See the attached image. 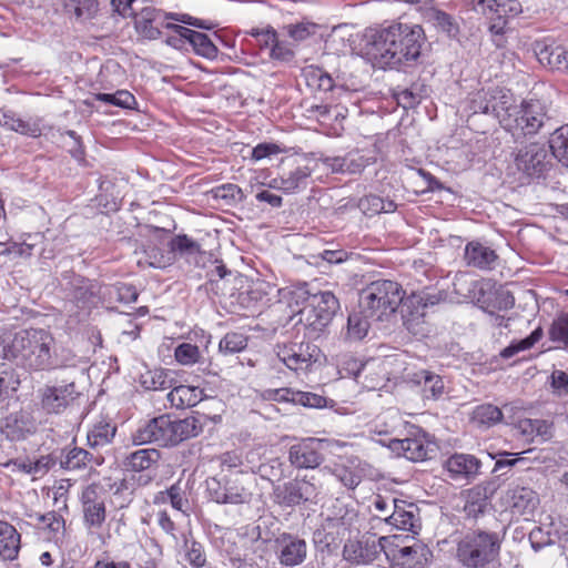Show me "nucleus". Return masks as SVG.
<instances>
[{
	"label": "nucleus",
	"instance_id": "bf43d9fd",
	"mask_svg": "<svg viewBox=\"0 0 568 568\" xmlns=\"http://www.w3.org/2000/svg\"><path fill=\"white\" fill-rule=\"evenodd\" d=\"M358 207L365 215L374 216L383 213L384 200L378 195L368 194L359 199Z\"/></svg>",
	"mask_w": 568,
	"mask_h": 568
},
{
	"label": "nucleus",
	"instance_id": "b1692460",
	"mask_svg": "<svg viewBox=\"0 0 568 568\" xmlns=\"http://www.w3.org/2000/svg\"><path fill=\"white\" fill-rule=\"evenodd\" d=\"M62 7L65 14L79 23L91 22L100 12L99 0H62Z\"/></svg>",
	"mask_w": 568,
	"mask_h": 568
},
{
	"label": "nucleus",
	"instance_id": "09e8293b",
	"mask_svg": "<svg viewBox=\"0 0 568 568\" xmlns=\"http://www.w3.org/2000/svg\"><path fill=\"white\" fill-rule=\"evenodd\" d=\"M432 21L438 30L445 32L450 38H456L459 33L457 22L445 11L434 10L432 12Z\"/></svg>",
	"mask_w": 568,
	"mask_h": 568
},
{
	"label": "nucleus",
	"instance_id": "49530a36",
	"mask_svg": "<svg viewBox=\"0 0 568 568\" xmlns=\"http://www.w3.org/2000/svg\"><path fill=\"white\" fill-rule=\"evenodd\" d=\"M305 78L307 85L316 88L318 91L328 92L335 88L334 79L322 68H310Z\"/></svg>",
	"mask_w": 568,
	"mask_h": 568
},
{
	"label": "nucleus",
	"instance_id": "603ef678",
	"mask_svg": "<svg viewBox=\"0 0 568 568\" xmlns=\"http://www.w3.org/2000/svg\"><path fill=\"white\" fill-rule=\"evenodd\" d=\"M248 338L242 333L230 332L219 343L220 351L240 353L247 347Z\"/></svg>",
	"mask_w": 568,
	"mask_h": 568
},
{
	"label": "nucleus",
	"instance_id": "c756f323",
	"mask_svg": "<svg viewBox=\"0 0 568 568\" xmlns=\"http://www.w3.org/2000/svg\"><path fill=\"white\" fill-rule=\"evenodd\" d=\"M169 247L172 253L187 262L197 263V257L204 255V251L199 242L192 240L186 234H179L171 239Z\"/></svg>",
	"mask_w": 568,
	"mask_h": 568
},
{
	"label": "nucleus",
	"instance_id": "6e6552de",
	"mask_svg": "<svg viewBox=\"0 0 568 568\" xmlns=\"http://www.w3.org/2000/svg\"><path fill=\"white\" fill-rule=\"evenodd\" d=\"M339 310V302L331 291L313 293L308 310L304 313L305 327L322 332Z\"/></svg>",
	"mask_w": 568,
	"mask_h": 568
},
{
	"label": "nucleus",
	"instance_id": "473e14b6",
	"mask_svg": "<svg viewBox=\"0 0 568 568\" xmlns=\"http://www.w3.org/2000/svg\"><path fill=\"white\" fill-rule=\"evenodd\" d=\"M538 61L552 70L568 73V51L561 47H544L537 52Z\"/></svg>",
	"mask_w": 568,
	"mask_h": 568
},
{
	"label": "nucleus",
	"instance_id": "58836bf2",
	"mask_svg": "<svg viewBox=\"0 0 568 568\" xmlns=\"http://www.w3.org/2000/svg\"><path fill=\"white\" fill-rule=\"evenodd\" d=\"M425 552L426 548L418 542L392 549L389 552L385 550L387 557L392 556L393 559L400 560L403 565L410 567L420 564V557H424Z\"/></svg>",
	"mask_w": 568,
	"mask_h": 568
},
{
	"label": "nucleus",
	"instance_id": "393cba45",
	"mask_svg": "<svg viewBox=\"0 0 568 568\" xmlns=\"http://www.w3.org/2000/svg\"><path fill=\"white\" fill-rule=\"evenodd\" d=\"M102 462L103 457L94 456L80 447L62 450L59 458L60 467L67 470H80L92 464L101 465Z\"/></svg>",
	"mask_w": 568,
	"mask_h": 568
},
{
	"label": "nucleus",
	"instance_id": "1a4fd4ad",
	"mask_svg": "<svg viewBox=\"0 0 568 568\" xmlns=\"http://www.w3.org/2000/svg\"><path fill=\"white\" fill-rule=\"evenodd\" d=\"M515 165L529 179L545 176L551 166L546 145L534 142L518 149L515 154Z\"/></svg>",
	"mask_w": 568,
	"mask_h": 568
},
{
	"label": "nucleus",
	"instance_id": "e2e57ef3",
	"mask_svg": "<svg viewBox=\"0 0 568 568\" xmlns=\"http://www.w3.org/2000/svg\"><path fill=\"white\" fill-rule=\"evenodd\" d=\"M98 294V285L85 282L80 286H77L73 291V297L78 303L82 305L93 304Z\"/></svg>",
	"mask_w": 568,
	"mask_h": 568
},
{
	"label": "nucleus",
	"instance_id": "4be33fe9",
	"mask_svg": "<svg viewBox=\"0 0 568 568\" xmlns=\"http://www.w3.org/2000/svg\"><path fill=\"white\" fill-rule=\"evenodd\" d=\"M514 106L515 100L508 90L498 87L490 88L488 114L497 119L504 129L507 120L510 118Z\"/></svg>",
	"mask_w": 568,
	"mask_h": 568
},
{
	"label": "nucleus",
	"instance_id": "6e6d98bb",
	"mask_svg": "<svg viewBox=\"0 0 568 568\" xmlns=\"http://www.w3.org/2000/svg\"><path fill=\"white\" fill-rule=\"evenodd\" d=\"M270 58L282 63H291L295 59V52L290 43L277 38L270 48Z\"/></svg>",
	"mask_w": 568,
	"mask_h": 568
},
{
	"label": "nucleus",
	"instance_id": "774afa93",
	"mask_svg": "<svg viewBox=\"0 0 568 568\" xmlns=\"http://www.w3.org/2000/svg\"><path fill=\"white\" fill-rule=\"evenodd\" d=\"M206 488L210 498L217 504H225V480H219L216 478H209L206 480Z\"/></svg>",
	"mask_w": 568,
	"mask_h": 568
},
{
	"label": "nucleus",
	"instance_id": "f3484780",
	"mask_svg": "<svg viewBox=\"0 0 568 568\" xmlns=\"http://www.w3.org/2000/svg\"><path fill=\"white\" fill-rule=\"evenodd\" d=\"M317 446L318 442L313 438H307L292 445L288 449V460L291 465L297 469L318 467L324 458Z\"/></svg>",
	"mask_w": 568,
	"mask_h": 568
},
{
	"label": "nucleus",
	"instance_id": "3c124183",
	"mask_svg": "<svg viewBox=\"0 0 568 568\" xmlns=\"http://www.w3.org/2000/svg\"><path fill=\"white\" fill-rule=\"evenodd\" d=\"M317 26L310 21L290 23L283 27L286 34L296 42L304 41L316 33Z\"/></svg>",
	"mask_w": 568,
	"mask_h": 568
},
{
	"label": "nucleus",
	"instance_id": "de8ad7c7",
	"mask_svg": "<svg viewBox=\"0 0 568 568\" xmlns=\"http://www.w3.org/2000/svg\"><path fill=\"white\" fill-rule=\"evenodd\" d=\"M172 379L168 377L164 369L148 371L141 375V384L146 389H166L171 387Z\"/></svg>",
	"mask_w": 568,
	"mask_h": 568
},
{
	"label": "nucleus",
	"instance_id": "680f3d73",
	"mask_svg": "<svg viewBox=\"0 0 568 568\" xmlns=\"http://www.w3.org/2000/svg\"><path fill=\"white\" fill-rule=\"evenodd\" d=\"M488 30L493 37V42L497 48H504L506 44L505 34L508 30V23L501 18H489Z\"/></svg>",
	"mask_w": 568,
	"mask_h": 568
},
{
	"label": "nucleus",
	"instance_id": "37998d69",
	"mask_svg": "<svg viewBox=\"0 0 568 568\" xmlns=\"http://www.w3.org/2000/svg\"><path fill=\"white\" fill-rule=\"evenodd\" d=\"M544 337V331L540 326L535 328L527 337L513 341L508 346L503 348L498 355H516L519 352L532 348Z\"/></svg>",
	"mask_w": 568,
	"mask_h": 568
},
{
	"label": "nucleus",
	"instance_id": "f257e3e1",
	"mask_svg": "<svg viewBox=\"0 0 568 568\" xmlns=\"http://www.w3.org/2000/svg\"><path fill=\"white\" fill-rule=\"evenodd\" d=\"M424 43L425 33L420 26L395 22L367 29L363 51L381 68H399L416 62Z\"/></svg>",
	"mask_w": 568,
	"mask_h": 568
},
{
	"label": "nucleus",
	"instance_id": "cd10ccee",
	"mask_svg": "<svg viewBox=\"0 0 568 568\" xmlns=\"http://www.w3.org/2000/svg\"><path fill=\"white\" fill-rule=\"evenodd\" d=\"M496 260L495 251L479 242H469L465 247L464 261L468 266L488 270L491 268Z\"/></svg>",
	"mask_w": 568,
	"mask_h": 568
},
{
	"label": "nucleus",
	"instance_id": "a878e982",
	"mask_svg": "<svg viewBox=\"0 0 568 568\" xmlns=\"http://www.w3.org/2000/svg\"><path fill=\"white\" fill-rule=\"evenodd\" d=\"M541 353L561 349L568 352V315H560L556 317L549 328L548 337L541 344Z\"/></svg>",
	"mask_w": 568,
	"mask_h": 568
},
{
	"label": "nucleus",
	"instance_id": "6ab92c4d",
	"mask_svg": "<svg viewBox=\"0 0 568 568\" xmlns=\"http://www.w3.org/2000/svg\"><path fill=\"white\" fill-rule=\"evenodd\" d=\"M385 523L396 529L418 534L420 521L418 509L412 503L398 500L393 505V511L385 517Z\"/></svg>",
	"mask_w": 568,
	"mask_h": 568
},
{
	"label": "nucleus",
	"instance_id": "412c9836",
	"mask_svg": "<svg viewBox=\"0 0 568 568\" xmlns=\"http://www.w3.org/2000/svg\"><path fill=\"white\" fill-rule=\"evenodd\" d=\"M392 450L402 454L405 458L412 462H422L428 458L429 443L426 440L425 435H414L404 439H392L389 443Z\"/></svg>",
	"mask_w": 568,
	"mask_h": 568
},
{
	"label": "nucleus",
	"instance_id": "c9c22d12",
	"mask_svg": "<svg viewBox=\"0 0 568 568\" xmlns=\"http://www.w3.org/2000/svg\"><path fill=\"white\" fill-rule=\"evenodd\" d=\"M116 427L108 420L95 423L88 432V445L91 448H99L109 445L114 438Z\"/></svg>",
	"mask_w": 568,
	"mask_h": 568
},
{
	"label": "nucleus",
	"instance_id": "f8f14e48",
	"mask_svg": "<svg viewBox=\"0 0 568 568\" xmlns=\"http://www.w3.org/2000/svg\"><path fill=\"white\" fill-rule=\"evenodd\" d=\"M40 406L47 414H61L73 406L80 394L74 383L61 386H44L38 390Z\"/></svg>",
	"mask_w": 568,
	"mask_h": 568
},
{
	"label": "nucleus",
	"instance_id": "0e129e2a",
	"mask_svg": "<svg viewBox=\"0 0 568 568\" xmlns=\"http://www.w3.org/2000/svg\"><path fill=\"white\" fill-rule=\"evenodd\" d=\"M165 29L172 30L174 32V34L169 36L165 39V43L174 49H183L185 43L189 41V36L184 34L183 31L189 30V28L169 22L165 24Z\"/></svg>",
	"mask_w": 568,
	"mask_h": 568
},
{
	"label": "nucleus",
	"instance_id": "aec40b11",
	"mask_svg": "<svg viewBox=\"0 0 568 568\" xmlns=\"http://www.w3.org/2000/svg\"><path fill=\"white\" fill-rule=\"evenodd\" d=\"M481 462L469 454H454L445 462V468L454 480H474L479 474Z\"/></svg>",
	"mask_w": 568,
	"mask_h": 568
},
{
	"label": "nucleus",
	"instance_id": "338daca9",
	"mask_svg": "<svg viewBox=\"0 0 568 568\" xmlns=\"http://www.w3.org/2000/svg\"><path fill=\"white\" fill-rule=\"evenodd\" d=\"M214 195L217 199L241 202L244 199V194L241 187L236 184L226 183L215 187Z\"/></svg>",
	"mask_w": 568,
	"mask_h": 568
},
{
	"label": "nucleus",
	"instance_id": "7ed1b4c3",
	"mask_svg": "<svg viewBox=\"0 0 568 568\" xmlns=\"http://www.w3.org/2000/svg\"><path fill=\"white\" fill-rule=\"evenodd\" d=\"M404 293L402 285L395 281H373L359 291L358 308L374 322L388 321L403 302Z\"/></svg>",
	"mask_w": 568,
	"mask_h": 568
},
{
	"label": "nucleus",
	"instance_id": "a18cd8bd",
	"mask_svg": "<svg viewBox=\"0 0 568 568\" xmlns=\"http://www.w3.org/2000/svg\"><path fill=\"white\" fill-rule=\"evenodd\" d=\"M501 418V410L497 406L491 404L479 405L473 412V420L486 427L499 423Z\"/></svg>",
	"mask_w": 568,
	"mask_h": 568
},
{
	"label": "nucleus",
	"instance_id": "c03bdc74",
	"mask_svg": "<svg viewBox=\"0 0 568 568\" xmlns=\"http://www.w3.org/2000/svg\"><path fill=\"white\" fill-rule=\"evenodd\" d=\"M425 97H427V87L419 83H413L409 88H405L396 94L398 103L405 109L415 108Z\"/></svg>",
	"mask_w": 568,
	"mask_h": 568
},
{
	"label": "nucleus",
	"instance_id": "423d86ee",
	"mask_svg": "<svg viewBox=\"0 0 568 568\" xmlns=\"http://www.w3.org/2000/svg\"><path fill=\"white\" fill-rule=\"evenodd\" d=\"M445 298L446 294L442 291L412 293L406 298L403 297L400 314L407 331L415 336H424L427 332L425 321L427 308L437 305Z\"/></svg>",
	"mask_w": 568,
	"mask_h": 568
},
{
	"label": "nucleus",
	"instance_id": "9b49d317",
	"mask_svg": "<svg viewBox=\"0 0 568 568\" xmlns=\"http://www.w3.org/2000/svg\"><path fill=\"white\" fill-rule=\"evenodd\" d=\"M387 541V537L376 538L375 535L363 536L359 540H347L343 548V557L357 565L373 562L381 551H385Z\"/></svg>",
	"mask_w": 568,
	"mask_h": 568
},
{
	"label": "nucleus",
	"instance_id": "f704fd0d",
	"mask_svg": "<svg viewBox=\"0 0 568 568\" xmlns=\"http://www.w3.org/2000/svg\"><path fill=\"white\" fill-rule=\"evenodd\" d=\"M45 241L47 234L44 233L28 234L22 242L10 243L6 251L8 254L27 258L32 256Z\"/></svg>",
	"mask_w": 568,
	"mask_h": 568
},
{
	"label": "nucleus",
	"instance_id": "8fccbe9b",
	"mask_svg": "<svg viewBox=\"0 0 568 568\" xmlns=\"http://www.w3.org/2000/svg\"><path fill=\"white\" fill-rule=\"evenodd\" d=\"M225 504L240 505L251 500L252 494L236 480L225 479Z\"/></svg>",
	"mask_w": 568,
	"mask_h": 568
},
{
	"label": "nucleus",
	"instance_id": "bb28decb",
	"mask_svg": "<svg viewBox=\"0 0 568 568\" xmlns=\"http://www.w3.org/2000/svg\"><path fill=\"white\" fill-rule=\"evenodd\" d=\"M493 491L488 485H476L466 491L464 511L468 518L477 519L489 506Z\"/></svg>",
	"mask_w": 568,
	"mask_h": 568
},
{
	"label": "nucleus",
	"instance_id": "052dcab7",
	"mask_svg": "<svg viewBox=\"0 0 568 568\" xmlns=\"http://www.w3.org/2000/svg\"><path fill=\"white\" fill-rule=\"evenodd\" d=\"M489 102H490V88L481 89L471 95V98L469 100L468 108L474 114H476V113L488 114Z\"/></svg>",
	"mask_w": 568,
	"mask_h": 568
},
{
	"label": "nucleus",
	"instance_id": "a19ab883",
	"mask_svg": "<svg viewBox=\"0 0 568 568\" xmlns=\"http://www.w3.org/2000/svg\"><path fill=\"white\" fill-rule=\"evenodd\" d=\"M549 146L558 162L568 168V124L555 130Z\"/></svg>",
	"mask_w": 568,
	"mask_h": 568
},
{
	"label": "nucleus",
	"instance_id": "72a5a7b5",
	"mask_svg": "<svg viewBox=\"0 0 568 568\" xmlns=\"http://www.w3.org/2000/svg\"><path fill=\"white\" fill-rule=\"evenodd\" d=\"M412 382L423 386L425 398L436 400L444 394L445 385L443 378L429 371L415 373Z\"/></svg>",
	"mask_w": 568,
	"mask_h": 568
},
{
	"label": "nucleus",
	"instance_id": "5fc2aeb1",
	"mask_svg": "<svg viewBox=\"0 0 568 568\" xmlns=\"http://www.w3.org/2000/svg\"><path fill=\"white\" fill-rule=\"evenodd\" d=\"M343 174H359L368 165V160L359 154L349 152L342 156Z\"/></svg>",
	"mask_w": 568,
	"mask_h": 568
},
{
	"label": "nucleus",
	"instance_id": "4d7b16f0",
	"mask_svg": "<svg viewBox=\"0 0 568 568\" xmlns=\"http://www.w3.org/2000/svg\"><path fill=\"white\" fill-rule=\"evenodd\" d=\"M517 454L509 452H500L497 455H490L491 459H496L493 473H500L499 475H507L508 471L518 463L523 460L520 457H516Z\"/></svg>",
	"mask_w": 568,
	"mask_h": 568
},
{
	"label": "nucleus",
	"instance_id": "ddd939ff",
	"mask_svg": "<svg viewBox=\"0 0 568 568\" xmlns=\"http://www.w3.org/2000/svg\"><path fill=\"white\" fill-rule=\"evenodd\" d=\"M274 494L278 504L293 507L302 503L314 501L318 495V488L311 480L295 478L282 487L275 488Z\"/></svg>",
	"mask_w": 568,
	"mask_h": 568
},
{
	"label": "nucleus",
	"instance_id": "7c9ffc66",
	"mask_svg": "<svg viewBox=\"0 0 568 568\" xmlns=\"http://www.w3.org/2000/svg\"><path fill=\"white\" fill-rule=\"evenodd\" d=\"M20 550V534L9 523L0 520V557L13 560Z\"/></svg>",
	"mask_w": 568,
	"mask_h": 568
},
{
	"label": "nucleus",
	"instance_id": "2f4dec72",
	"mask_svg": "<svg viewBox=\"0 0 568 568\" xmlns=\"http://www.w3.org/2000/svg\"><path fill=\"white\" fill-rule=\"evenodd\" d=\"M203 390L199 387L189 385L175 386L166 398L171 403V406L176 408L192 407L202 400Z\"/></svg>",
	"mask_w": 568,
	"mask_h": 568
},
{
	"label": "nucleus",
	"instance_id": "5701e85b",
	"mask_svg": "<svg viewBox=\"0 0 568 568\" xmlns=\"http://www.w3.org/2000/svg\"><path fill=\"white\" fill-rule=\"evenodd\" d=\"M314 169L308 164H298L287 172H283L280 179H274L271 186H276L286 193H293L300 189H305Z\"/></svg>",
	"mask_w": 568,
	"mask_h": 568
},
{
	"label": "nucleus",
	"instance_id": "79ce46f5",
	"mask_svg": "<svg viewBox=\"0 0 568 568\" xmlns=\"http://www.w3.org/2000/svg\"><path fill=\"white\" fill-rule=\"evenodd\" d=\"M517 428L528 439L540 437L542 440H546L551 436V427L544 419H521L518 422Z\"/></svg>",
	"mask_w": 568,
	"mask_h": 568
},
{
	"label": "nucleus",
	"instance_id": "13d9d810",
	"mask_svg": "<svg viewBox=\"0 0 568 568\" xmlns=\"http://www.w3.org/2000/svg\"><path fill=\"white\" fill-rule=\"evenodd\" d=\"M515 305V297L508 290H497L491 301L488 303L486 310L494 311H507L513 308Z\"/></svg>",
	"mask_w": 568,
	"mask_h": 568
},
{
	"label": "nucleus",
	"instance_id": "20e7f679",
	"mask_svg": "<svg viewBox=\"0 0 568 568\" xmlns=\"http://www.w3.org/2000/svg\"><path fill=\"white\" fill-rule=\"evenodd\" d=\"M501 541L496 531L469 530L457 542L456 558L466 568H489L499 558Z\"/></svg>",
	"mask_w": 568,
	"mask_h": 568
},
{
	"label": "nucleus",
	"instance_id": "ea45409f",
	"mask_svg": "<svg viewBox=\"0 0 568 568\" xmlns=\"http://www.w3.org/2000/svg\"><path fill=\"white\" fill-rule=\"evenodd\" d=\"M371 322L374 321L366 317L357 307V311H354L348 315L346 337L351 341L363 339L368 333Z\"/></svg>",
	"mask_w": 568,
	"mask_h": 568
},
{
	"label": "nucleus",
	"instance_id": "2eb2a0df",
	"mask_svg": "<svg viewBox=\"0 0 568 568\" xmlns=\"http://www.w3.org/2000/svg\"><path fill=\"white\" fill-rule=\"evenodd\" d=\"M281 305L285 304L291 310L290 320L293 321L297 317L295 324L305 325L304 313L308 310L312 294L304 283L294 287H286L278 291Z\"/></svg>",
	"mask_w": 568,
	"mask_h": 568
},
{
	"label": "nucleus",
	"instance_id": "4468645a",
	"mask_svg": "<svg viewBox=\"0 0 568 568\" xmlns=\"http://www.w3.org/2000/svg\"><path fill=\"white\" fill-rule=\"evenodd\" d=\"M81 500L85 526L101 528L106 517L102 488L95 484L89 485L83 489Z\"/></svg>",
	"mask_w": 568,
	"mask_h": 568
},
{
	"label": "nucleus",
	"instance_id": "69168bd1",
	"mask_svg": "<svg viewBox=\"0 0 568 568\" xmlns=\"http://www.w3.org/2000/svg\"><path fill=\"white\" fill-rule=\"evenodd\" d=\"M210 336L203 335L200 344L182 343L180 344L173 355H202L209 352Z\"/></svg>",
	"mask_w": 568,
	"mask_h": 568
},
{
	"label": "nucleus",
	"instance_id": "864d4df0",
	"mask_svg": "<svg viewBox=\"0 0 568 568\" xmlns=\"http://www.w3.org/2000/svg\"><path fill=\"white\" fill-rule=\"evenodd\" d=\"M166 500L171 503L174 509L185 513L184 506L187 504V500L183 497L180 486L172 485L165 491H161L155 498V501L165 503Z\"/></svg>",
	"mask_w": 568,
	"mask_h": 568
},
{
	"label": "nucleus",
	"instance_id": "e433bc0d",
	"mask_svg": "<svg viewBox=\"0 0 568 568\" xmlns=\"http://www.w3.org/2000/svg\"><path fill=\"white\" fill-rule=\"evenodd\" d=\"M183 32L189 36L187 42L192 45L197 55L211 60L217 57L219 50L207 34L192 29L184 30Z\"/></svg>",
	"mask_w": 568,
	"mask_h": 568
},
{
	"label": "nucleus",
	"instance_id": "9d476101",
	"mask_svg": "<svg viewBox=\"0 0 568 568\" xmlns=\"http://www.w3.org/2000/svg\"><path fill=\"white\" fill-rule=\"evenodd\" d=\"M53 337L43 328H29L17 332L9 344L10 355L49 354Z\"/></svg>",
	"mask_w": 568,
	"mask_h": 568
},
{
	"label": "nucleus",
	"instance_id": "4c0bfd02",
	"mask_svg": "<svg viewBox=\"0 0 568 568\" xmlns=\"http://www.w3.org/2000/svg\"><path fill=\"white\" fill-rule=\"evenodd\" d=\"M161 458V454L155 448H143L133 452L126 460V466L133 471H143L150 469Z\"/></svg>",
	"mask_w": 568,
	"mask_h": 568
},
{
	"label": "nucleus",
	"instance_id": "dca6fc26",
	"mask_svg": "<svg viewBox=\"0 0 568 568\" xmlns=\"http://www.w3.org/2000/svg\"><path fill=\"white\" fill-rule=\"evenodd\" d=\"M280 564L286 567L301 565L307 555V544L304 539L283 534L275 540Z\"/></svg>",
	"mask_w": 568,
	"mask_h": 568
},
{
	"label": "nucleus",
	"instance_id": "0eeeda50",
	"mask_svg": "<svg viewBox=\"0 0 568 568\" xmlns=\"http://www.w3.org/2000/svg\"><path fill=\"white\" fill-rule=\"evenodd\" d=\"M549 121L546 106L539 100L523 101L520 105L515 104L510 118L507 120L505 130L517 135H535Z\"/></svg>",
	"mask_w": 568,
	"mask_h": 568
},
{
	"label": "nucleus",
	"instance_id": "f03ea898",
	"mask_svg": "<svg viewBox=\"0 0 568 568\" xmlns=\"http://www.w3.org/2000/svg\"><path fill=\"white\" fill-rule=\"evenodd\" d=\"M202 430L201 422L194 416L172 419L169 415H161L140 427L133 438L139 445L153 443L160 447H172L196 437Z\"/></svg>",
	"mask_w": 568,
	"mask_h": 568
},
{
	"label": "nucleus",
	"instance_id": "a211bd4d",
	"mask_svg": "<svg viewBox=\"0 0 568 568\" xmlns=\"http://www.w3.org/2000/svg\"><path fill=\"white\" fill-rule=\"evenodd\" d=\"M504 504L513 514L531 515L539 505V497L530 487L517 485L506 491Z\"/></svg>",
	"mask_w": 568,
	"mask_h": 568
},
{
	"label": "nucleus",
	"instance_id": "39448f33",
	"mask_svg": "<svg viewBox=\"0 0 568 568\" xmlns=\"http://www.w3.org/2000/svg\"><path fill=\"white\" fill-rule=\"evenodd\" d=\"M136 32L145 39L155 40L161 37V28H165L168 20L192 26L199 29L212 30L215 24L207 20L197 19L187 13H166L152 6L139 8L132 17Z\"/></svg>",
	"mask_w": 568,
	"mask_h": 568
},
{
	"label": "nucleus",
	"instance_id": "c85d7f7f",
	"mask_svg": "<svg viewBox=\"0 0 568 568\" xmlns=\"http://www.w3.org/2000/svg\"><path fill=\"white\" fill-rule=\"evenodd\" d=\"M0 122L3 126L20 134L32 138H38L42 134L40 119H36L33 121L23 120L17 116V114L12 111H2Z\"/></svg>",
	"mask_w": 568,
	"mask_h": 568
}]
</instances>
